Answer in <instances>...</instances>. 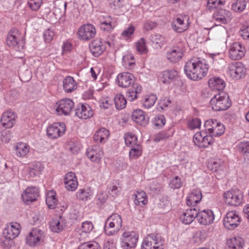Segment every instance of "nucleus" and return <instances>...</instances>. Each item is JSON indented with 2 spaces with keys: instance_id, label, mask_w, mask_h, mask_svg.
Returning a JSON list of instances; mask_svg holds the SVG:
<instances>
[{
  "instance_id": "2eb2a0df",
  "label": "nucleus",
  "mask_w": 249,
  "mask_h": 249,
  "mask_svg": "<svg viewBox=\"0 0 249 249\" xmlns=\"http://www.w3.org/2000/svg\"><path fill=\"white\" fill-rule=\"evenodd\" d=\"M241 222V218L236 211H231L227 213L224 218L223 223L226 228L232 230L237 227Z\"/></svg>"
},
{
  "instance_id": "72a5a7b5",
  "label": "nucleus",
  "mask_w": 249,
  "mask_h": 249,
  "mask_svg": "<svg viewBox=\"0 0 249 249\" xmlns=\"http://www.w3.org/2000/svg\"><path fill=\"white\" fill-rule=\"evenodd\" d=\"M208 86L212 90H222L225 87V81L218 76L211 77L208 81Z\"/></svg>"
},
{
  "instance_id": "6e6552de",
  "label": "nucleus",
  "mask_w": 249,
  "mask_h": 249,
  "mask_svg": "<svg viewBox=\"0 0 249 249\" xmlns=\"http://www.w3.org/2000/svg\"><path fill=\"white\" fill-rule=\"evenodd\" d=\"M44 232L37 228H34L26 236L25 241L27 245L35 247L41 245L44 240Z\"/></svg>"
},
{
  "instance_id": "e433bc0d",
  "label": "nucleus",
  "mask_w": 249,
  "mask_h": 249,
  "mask_svg": "<svg viewBox=\"0 0 249 249\" xmlns=\"http://www.w3.org/2000/svg\"><path fill=\"white\" fill-rule=\"evenodd\" d=\"M63 86L65 92L71 93L76 89L77 85L72 77L68 76L63 81Z\"/></svg>"
},
{
  "instance_id": "49530a36",
  "label": "nucleus",
  "mask_w": 249,
  "mask_h": 249,
  "mask_svg": "<svg viewBox=\"0 0 249 249\" xmlns=\"http://www.w3.org/2000/svg\"><path fill=\"white\" fill-rule=\"evenodd\" d=\"M114 104L116 108L118 110L124 108L126 105V99L124 96L121 94H117L114 97Z\"/></svg>"
},
{
  "instance_id": "2f4dec72",
  "label": "nucleus",
  "mask_w": 249,
  "mask_h": 249,
  "mask_svg": "<svg viewBox=\"0 0 249 249\" xmlns=\"http://www.w3.org/2000/svg\"><path fill=\"white\" fill-rule=\"evenodd\" d=\"M142 91V87L139 84L137 83L133 84L126 93L127 100L130 102L137 100Z\"/></svg>"
},
{
  "instance_id": "5701e85b",
  "label": "nucleus",
  "mask_w": 249,
  "mask_h": 249,
  "mask_svg": "<svg viewBox=\"0 0 249 249\" xmlns=\"http://www.w3.org/2000/svg\"><path fill=\"white\" fill-rule=\"evenodd\" d=\"M65 188L69 191H74L78 187V183L75 174L72 172L67 173L64 178Z\"/></svg>"
},
{
  "instance_id": "de8ad7c7",
  "label": "nucleus",
  "mask_w": 249,
  "mask_h": 249,
  "mask_svg": "<svg viewBox=\"0 0 249 249\" xmlns=\"http://www.w3.org/2000/svg\"><path fill=\"white\" fill-rule=\"evenodd\" d=\"M142 149L140 144H135L131 147L129 152V156L130 159H137L142 156Z\"/></svg>"
},
{
  "instance_id": "7c9ffc66",
  "label": "nucleus",
  "mask_w": 249,
  "mask_h": 249,
  "mask_svg": "<svg viewBox=\"0 0 249 249\" xmlns=\"http://www.w3.org/2000/svg\"><path fill=\"white\" fill-rule=\"evenodd\" d=\"M93 114V110L89 105H81L75 110V115L80 119H89L91 117Z\"/></svg>"
},
{
  "instance_id": "4468645a",
  "label": "nucleus",
  "mask_w": 249,
  "mask_h": 249,
  "mask_svg": "<svg viewBox=\"0 0 249 249\" xmlns=\"http://www.w3.org/2000/svg\"><path fill=\"white\" fill-rule=\"evenodd\" d=\"M96 33L95 28L93 25L86 24L79 27L77 31V36L80 40L89 41L95 36Z\"/></svg>"
},
{
  "instance_id": "ea45409f",
  "label": "nucleus",
  "mask_w": 249,
  "mask_h": 249,
  "mask_svg": "<svg viewBox=\"0 0 249 249\" xmlns=\"http://www.w3.org/2000/svg\"><path fill=\"white\" fill-rule=\"evenodd\" d=\"M29 175L31 177L39 176L44 169L43 164L39 161H35L30 165Z\"/></svg>"
},
{
  "instance_id": "c9c22d12",
  "label": "nucleus",
  "mask_w": 249,
  "mask_h": 249,
  "mask_svg": "<svg viewBox=\"0 0 249 249\" xmlns=\"http://www.w3.org/2000/svg\"><path fill=\"white\" fill-rule=\"evenodd\" d=\"M109 136V131L105 128H101L94 133L93 140L97 143H104L107 142Z\"/></svg>"
},
{
  "instance_id": "7ed1b4c3",
  "label": "nucleus",
  "mask_w": 249,
  "mask_h": 249,
  "mask_svg": "<svg viewBox=\"0 0 249 249\" xmlns=\"http://www.w3.org/2000/svg\"><path fill=\"white\" fill-rule=\"evenodd\" d=\"M212 109L216 111L226 110L231 106V101L229 95L221 92L215 95L210 101Z\"/></svg>"
},
{
  "instance_id": "6ab92c4d",
  "label": "nucleus",
  "mask_w": 249,
  "mask_h": 249,
  "mask_svg": "<svg viewBox=\"0 0 249 249\" xmlns=\"http://www.w3.org/2000/svg\"><path fill=\"white\" fill-rule=\"evenodd\" d=\"M87 156L93 162L99 163L103 156L104 152L99 145H94L87 149Z\"/></svg>"
},
{
  "instance_id": "412c9836",
  "label": "nucleus",
  "mask_w": 249,
  "mask_h": 249,
  "mask_svg": "<svg viewBox=\"0 0 249 249\" xmlns=\"http://www.w3.org/2000/svg\"><path fill=\"white\" fill-rule=\"evenodd\" d=\"M229 57L233 60H239L245 55V49L239 42L233 43L229 52Z\"/></svg>"
},
{
  "instance_id": "a211bd4d",
  "label": "nucleus",
  "mask_w": 249,
  "mask_h": 249,
  "mask_svg": "<svg viewBox=\"0 0 249 249\" xmlns=\"http://www.w3.org/2000/svg\"><path fill=\"white\" fill-rule=\"evenodd\" d=\"M20 232V226L17 223H11L6 225L3 231V234L5 238L13 240L17 237Z\"/></svg>"
},
{
  "instance_id": "a19ab883",
  "label": "nucleus",
  "mask_w": 249,
  "mask_h": 249,
  "mask_svg": "<svg viewBox=\"0 0 249 249\" xmlns=\"http://www.w3.org/2000/svg\"><path fill=\"white\" fill-rule=\"evenodd\" d=\"M208 167L213 172L223 170L225 167V162L221 159L211 160L208 163Z\"/></svg>"
},
{
  "instance_id": "5fc2aeb1",
  "label": "nucleus",
  "mask_w": 249,
  "mask_h": 249,
  "mask_svg": "<svg viewBox=\"0 0 249 249\" xmlns=\"http://www.w3.org/2000/svg\"><path fill=\"white\" fill-rule=\"evenodd\" d=\"M134 64H135V59L132 54L127 53L123 56V65L125 68L129 69Z\"/></svg>"
},
{
  "instance_id": "774afa93",
  "label": "nucleus",
  "mask_w": 249,
  "mask_h": 249,
  "mask_svg": "<svg viewBox=\"0 0 249 249\" xmlns=\"http://www.w3.org/2000/svg\"><path fill=\"white\" fill-rule=\"evenodd\" d=\"M238 148L240 152L243 153H249V142H242L238 144Z\"/></svg>"
},
{
  "instance_id": "8fccbe9b",
  "label": "nucleus",
  "mask_w": 249,
  "mask_h": 249,
  "mask_svg": "<svg viewBox=\"0 0 249 249\" xmlns=\"http://www.w3.org/2000/svg\"><path fill=\"white\" fill-rule=\"evenodd\" d=\"M157 100L156 95L151 94L145 96L143 102L142 106L144 108L149 109L153 106Z\"/></svg>"
},
{
  "instance_id": "473e14b6",
  "label": "nucleus",
  "mask_w": 249,
  "mask_h": 249,
  "mask_svg": "<svg viewBox=\"0 0 249 249\" xmlns=\"http://www.w3.org/2000/svg\"><path fill=\"white\" fill-rule=\"evenodd\" d=\"M15 154L19 158H27L30 150V146L26 143L19 142L17 143L14 147Z\"/></svg>"
},
{
  "instance_id": "58836bf2",
  "label": "nucleus",
  "mask_w": 249,
  "mask_h": 249,
  "mask_svg": "<svg viewBox=\"0 0 249 249\" xmlns=\"http://www.w3.org/2000/svg\"><path fill=\"white\" fill-rule=\"evenodd\" d=\"M134 204L142 207L148 202V197L145 192L140 190L136 191L134 194Z\"/></svg>"
},
{
  "instance_id": "69168bd1",
  "label": "nucleus",
  "mask_w": 249,
  "mask_h": 249,
  "mask_svg": "<svg viewBox=\"0 0 249 249\" xmlns=\"http://www.w3.org/2000/svg\"><path fill=\"white\" fill-rule=\"evenodd\" d=\"M169 186L173 189L180 188L182 186L181 179L178 176L175 177L171 180Z\"/></svg>"
},
{
  "instance_id": "c756f323",
  "label": "nucleus",
  "mask_w": 249,
  "mask_h": 249,
  "mask_svg": "<svg viewBox=\"0 0 249 249\" xmlns=\"http://www.w3.org/2000/svg\"><path fill=\"white\" fill-rule=\"evenodd\" d=\"M197 210L195 208H191L186 210L179 216L180 220L184 224H191L196 218Z\"/></svg>"
},
{
  "instance_id": "338daca9",
  "label": "nucleus",
  "mask_w": 249,
  "mask_h": 249,
  "mask_svg": "<svg viewBox=\"0 0 249 249\" xmlns=\"http://www.w3.org/2000/svg\"><path fill=\"white\" fill-rule=\"evenodd\" d=\"M178 41L177 43L172 47V49L175 50L177 52H179L182 54L185 51V43L181 39H176Z\"/></svg>"
},
{
  "instance_id": "37998d69",
  "label": "nucleus",
  "mask_w": 249,
  "mask_h": 249,
  "mask_svg": "<svg viewBox=\"0 0 249 249\" xmlns=\"http://www.w3.org/2000/svg\"><path fill=\"white\" fill-rule=\"evenodd\" d=\"M182 56L183 54L179 52H177L172 49L168 51L166 55L167 59L173 63L178 62L182 58Z\"/></svg>"
},
{
  "instance_id": "c85d7f7f",
  "label": "nucleus",
  "mask_w": 249,
  "mask_h": 249,
  "mask_svg": "<svg viewBox=\"0 0 249 249\" xmlns=\"http://www.w3.org/2000/svg\"><path fill=\"white\" fill-rule=\"evenodd\" d=\"M132 120L137 124L145 126L149 122V117L142 109H138L134 110L132 114Z\"/></svg>"
},
{
  "instance_id": "dca6fc26",
  "label": "nucleus",
  "mask_w": 249,
  "mask_h": 249,
  "mask_svg": "<svg viewBox=\"0 0 249 249\" xmlns=\"http://www.w3.org/2000/svg\"><path fill=\"white\" fill-rule=\"evenodd\" d=\"M110 47L111 44L109 41H105L100 38L94 39L89 44L90 52L95 57H98L103 53L106 49V45Z\"/></svg>"
},
{
  "instance_id": "0e129e2a",
  "label": "nucleus",
  "mask_w": 249,
  "mask_h": 249,
  "mask_svg": "<svg viewBox=\"0 0 249 249\" xmlns=\"http://www.w3.org/2000/svg\"><path fill=\"white\" fill-rule=\"evenodd\" d=\"M135 27L132 25H129V26L125 29H124L121 35L126 40L130 39L133 35L135 31Z\"/></svg>"
},
{
  "instance_id": "f8f14e48",
  "label": "nucleus",
  "mask_w": 249,
  "mask_h": 249,
  "mask_svg": "<svg viewBox=\"0 0 249 249\" xmlns=\"http://www.w3.org/2000/svg\"><path fill=\"white\" fill-rule=\"evenodd\" d=\"M56 111L59 115H68L73 110L74 103L69 98H64L56 103Z\"/></svg>"
},
{
  "instance_id": "f03ea898",
  "label": "nucleus",
  "mask_w": 249,
  "mask_h": 249,
  "mask_svg": "<svg viewBox=\"0 0 249 249\" xmlns=\"http://www.w3.org/2000/svg\"><path fill=\"white\" fill-rule=\"evenodd\" d=\"M122 218L120 215L113 213L106 220L104 231L107 236H113L118 232L122 226Z\"/></svg>"
},
{
  "instance_id": "4c0bfd02",
  "label": "nucleus",
  "mask_w": 249,
  "mask_h": 249,
  "mask_svg": "<svg viewBox=\"0 0 249 249\" xmlns=\"http://www.w3.org/2000/svg\"><path fill=\"white\" fill-rule=\"evenodd\" d=\"M93 229V225L90 221H85L82 223V225L78 232L80 237L79 239L82 240L87 236V234L90 233Z\"/></svg>"
},
{
  "instance_id": "423d86ee",
  "label": "nucleus",
  "mask_w": 249,
  "mask_h": 249,
  "mask_svg": "<svg viewBox=\"0 0 249 249\" xmlns=\"http://www.w3.org/2000/svg\"><path fill=\"white\" fill-rule=\"evenodd\" d=\"M244 197L243 193L239 189L227 191L224 194L226 204L231 206H239L242 204Z\"/></svg>"
},
{
  "instance_id": "a18cd8bd",
  "label": "nucleus",
  "mask_w": 249,
  "mask_h": 249,
  "mask_svg": "<svg viewBox=\"0 0 249 249\" xmlns=\"http://www.w3.org/2000/svg\"><path fill=\"white\" fill-rule=\"evenodd\" d=\"M227 245L230 249H240L244 244L243 240L239 237H233L227 241Z\"/></svg>"
},
{
  "instance_id": "680f3d73",
  "label": "nucleus",
  "mask_w": 249,
  "mask_h": 249,
  "mask_svg": "<svg viewBox=\"0 0 249 249\" xmlns=\"http://www.w3.org/2000/svg\"><path fill=\"white\" fill-rule=\"evenodd\" d=\"M42 2L43 0H28L27 5L31 10L36 11L40 8Z\"/></svg>"
},
{
  "instance_id": "13d9d810",
  "label": "nucleus",
  "mask_w": 249,
  "mask_h": 249,
  "mask_svg": "<svg viewBox=\"0 0 249 249\" xmlns=\"http://www.w3.org/2000/svg\"><path fill=\"white\" fill-rule=\"evenodd\" d=\"M246 7V1L245 0H237L236 1L232 3L231 8L232 10L236 12H241L243 11Z\"/></svg>"
},
{
  "instance_id": "4be33fe9",
  "label": "nucleus",
  "mask_w": 249,
  "mask_h": 249,
  "mask_svg": "<svg viewBox=\"0 0 249 249\" xmlns=\"http://www.w3.org/2000/svg\"><path fill=\"white\" fill-rule=\"evenodd\" d=\"M196 218L198 223L200 224L207 225L213 223L214 217L213 211L208 209L199 212L197 211Z\"/></svg>"
},
{
  "instance_id": "ddd939ff",
  "label": "nucleus",
  "mask_w": 249,
  "mask_h": 249,
  "mask_svg": "<svg viewBox=\"0 0 249 249\" xmlns=\"http://www.w3.org/2000/svg\"><path fill=\"white\" fill-rule=\"evenodd\" d=\"M66 131V125L64 123H54L48 126L47 128V135L52 139H56L64 134Z\"/></svg>"
},
{
  "instance_id": "052dcab7",
  "label": "nucleus",
  "mask_w": 249,
  "mask_h": 249,
  "mask_svg": "<svg viewBox=\"0 0 249 249\" xmlns=\"http://www.w3.org/2000/svg\"><path fill=\"white\" fill-rule=\"evenodd\" d=\"M78 249H101V247L97 242L89 241L81 244Z\"/></svg>"
},
{
  "instance_id": "a878e982",
  "label": "nucleus",
  "mask_w": 249,
  "mask_h": 249,
  "mask_svg": "<svg viewBox=\"0 0 249 249\" xmlns=\"http://www.w3.org/2000/svg\"><path fill=\"white\" fill-rule=\"evenodd\" d=\"M18 36V32L17 29H13L11 30L8 33L6 38V44L7 46L16 50H18L19 42Z\"/></svg>"
},
{
  "instance_id": "9d476101",
  "label": "nucleus",
  "mask_w": 249,
  "mask_h": 249,
  "mask_svg": "<svg viewBox=\"0 0 249 249\" xmlns=\"http://www.w3.org/2000/svg\"><path fill=\"white\" fill-rule=\"evenodd\" d=\"M229 73L234 80L244 78L247 72L245 66L241 62H235L229 65Z\"/></svg>"
},
{
  "instance_id": "f704fd0d",
  "label": "nucleus",
  "mask_w": 249,
  "mask_h": 249,
  "mask_svg": "<svg viewBox=\"0 0 249 249\" xmlns=\"http://www.w3.org/2000/svg\"><path fill=\"white\" fill-rule=\"evenodd\" d=\"M94 195L93 190L90 187H86L79 189L76 193V198L83 201L90 200Z\"/></svg>"
},
{
  "instance_id": "f3484780",
  "label": "nucleus",
  "mask_w": 249,
  "mask_h": 249,
  "mask_svg": "<svg viewBox=\"0 0 249 249\" xmlns=\"http://www.w3.org/2000/svg\"><path fill=\"white\" fill-rule=\"evenodd\" d=\"M39 196V188L35 186H30L23 192L21 197L26 204H28L29 202L36 201Z\"/></svg>"
},
{
  "instance_id": "79ce46f5",
  "label": "nucleus",
  "mask_w": 249,
  "mask_h": 249,
  "mask_svg": "<svg viewBox=\"0 0 249 249\" xmlns=\"http://www.w3.org/2000/svg\"><path fill=\"white\" fill-rule=\"evenodd\" d=\"M58 199L56 197V193L53 190L48 192L46 197V203L50 209H53L57 205Z\"/></svg>"
},
{
  "instance_id": "e2e57ef3",
  "label": "nucleus",
  "mask_w": 249,
  "mask_h": 249,
  "mask_svg": "<svg viewBox=\"0 0 249 249\" xmlns=\"http://www.w3.org/2000/svg\"><path fill=\"white\" fill-rule=\"evenodd\" d=\"M201 124V120L198 118L192 119L187 122L188 127L191 130L200 128Z\"/></svg>"
},
{
  "instance_id": "09e8293b",
  "label": "nucleus",
  "mask_w": 249,
  "mask_h": 249,
  "mask_svg": "<svg viewBox=\"0 0 249 249\" xmlns=\"http://www.w3.org/2000/svg\"><path fill=\"white\" fill-rule=\"evenodd\" d=\"M125 145L128 147H132L135 144H139L138 143V139L137 136L132 133H127L124 136Z\"/></svg>"
},
{
  "instance_id": "cd10ccee",
  "label": "nucleus",
  "mask_w": 249,
  "mask_h": 249,
  "mask_svg": "<svg viewBox=\"0 0 249 249\" xmlns=\"http://www.w3.org/2000/svg\"><path fill=\"white\" fill-rule=\"evenodd\" d=\"M213 17L219 23L225 24L231 21L232 14L229 10L221 9L213 14Z\"/></svg>"
},
{
  "instance_id": "c03bdc74",
  "label": "nucleus",
  "mask_w": 249,
  "mask_h": 249,
  "mask_svg": "<svg viewBox=\"0 0 249 249\" xmlns=\"http://www.w3.org/2000/svg\"><path fill=\"white\" fill-rule=\"evenodd\" d=\"M178 75V71L174 70L166 71L163 72L162 81L163 83H169Z\"/></svg>"
},
{
  "instance_id": "864d4df0",
  "label": "nucleus",
  "mask_w": 249,
  "mask_h": 249,
  "mask_svg": "<svg viewBox=\"0 0 249 249\" xmlns=\"http://www.w3.org/2000/svg\"><path fill=\"white\" fill-rule=\"evenodd\" d=\"M145 39L142 37L136 43V50L140 54H143L148 52V49L146 45Z\"/></svg>"
},
{
  "instance_id": "bb28decb",
  "label": "nucleus",
  "mask_w": 249,
  "mask_h": 249,
  "mask_svg": "<svg viewBox=\"0 0 249 249\" xmlns=\"http://www.w3.org/2000/svg\"><path fill=\"white\" fill-rule=\"evenodd\" d=\"M202 198L201 191L199 189H194L186 198V204L188 206L193 208L199 203Z\"/></svg>"
},
{
  "instance_id": "9b49d317",
  "label": "nucleus",
  "mask_w": 249,
  "mask_h": 249,
  "mask_svg": "<svg viewBox=\"0 0 249 249\" xmlns=\"http://www.w3.org/2000/svg\"><path fill=\"white\" fill-rule=\"evenodd\" d=\"M190 18L186 15H180L171 23L173 30L181 33L188 29L190 26Z\"/></svg>"
},
{
  "instance_id": "f257e3e1",
  "label": "nucleus",
  "mask_w": 249,
  "mask_h": 249,
  "mask_svg": "<svg viewBox=\"0 0 249 249\" xmlns=\"http://www.w3.org/2000/svg\"><path fill=\"white\" fill-rule=\"evenodd\" d=\"M209 68V65L205 60L192 59L186 63L184 71L189 79L199 81L207 74Z\"/></svg>"
},
{
  "instance_id": "39448f33",
  "label": "nucleus",
  "mask_w": 249,
  "mask_h": 249,
  "mask_svg": "<svg viewBox=\"0 0 249 249\" xmlns=\"http://www.w3.org/2000/svg\"><path fill=\"white\" fill-rule=\"evenodd\" d=\"M204 127L206 133L212 138L221 136L225 130L224 124L215 119H209L206 121Z\"/></svg>"
},
{
  "instance_id": "3c124183",
  "label": "nucleus",
  "mask_w": 249,
  "mask_h": 249,
  "mask_svg": "<svg viewBox=\"0 0 249 249\" xmlns=\"http://www.w3.org/2000/svg\"><path fill=\"white\" fill-rule=\"evenodd\" d=\"M173 135V132L170 129L167 131H163L155 135L154 141L156 142L164 141L172 136Z\"/></svg>"
},
{
  "instance_id": "20e7f679",
  "label": "nucleus",
  "mask_w": 249,
  "mask_h": 249,
  "mask_svg": "<svg viewBox=\"0 0 249 249\" xmlns=\"http://www.w3.org/2000/svg\"><path fill=\"white\" fill-rule=\"evenodd\" d=\"M164 240L161 235L153 233L148 235L143 239L142 249H163Z\"/></svg>"
},
{
  "instance_id": "4d7b16f0",
  "label": "nucleus",
  "mask_w": 249,
  "mask_h": 249,
  "mask_svg": "<svg viewBox=\"0 0 249 249\" xmlns=\"http://www.w3.org/2000/svg\"><path fill=\"white\" fill-rule=\"evenodd\" d=\"M50 230L54 232H59L63 229V226L57 219H53L50 223Z\"/></svg>"
},
{
  "instance_id": "0eeeda50",
  "label": "nucleus",
  "mask_w": 249,
  "mask_h": 249,
  "mask_svg": "<svg viewBox=\"0 0 249 249\" xmlns=\"http://www.w3.org/2000/svg\"><path fill=\"white\" fill-rule=\"evenodd\" d=\"M139 234L135 231H125L120 238V245L123 249H131L136 247Z\"/></svg>"
},
{
  "instance_id": "b1692460",
  "label": "nucleus",
  "mask_w": 249,
  "mask_h": 249,
  "mask_svg": "<svg viewBox=\"0 0 249 249\" xmlns=\"http://www.w3.org/2000/svg\"><path fill=\"white\" fill-rule=\"evenodd\" d=\"M16 115L10 110L5 111L2 115L0 123L6 128H12L16 124Z\"/></svg>"
},
{
  "instance_id": "aec40b11",
  "label": "nucleus",
  "mask_w": 249,
  "mask_h": 249,
  "mask_svg": "<svg viewBox=\"0 0 249 249\" xmlns=\"http://www.w3.org/2000/svg\"><path fill=\"white\" fill-rule=\"evenodd\" d=\"M134 77L132 74L124 72L119 73L116 79L118 85L122 88H126L134 84Z\"/></svg>"
},
{
  "instance_id": "bf43d9fd",
  "label": "nucleus",
  "mask_w": 249,
  "mask_h": 249,
  "mask_svg": "<svg viewBox=\"0 0 249 249\" xmlns=\"http://www.w3.org/2000/svg\"><path fill=\"white\" fill-rule=\"evenodd\" d=\"M225 0H208L207 3V8L210 11H212L219 6L225 4Z\"/></svg>"
},
{
  "instance_id": "393cba45",
  "label": "nucleus",
  "mask_w": 249,
  "mask_h": 249,
  "mask_svg": "<svg viewBox=\"0 0 249 249\" xmlns=\"http://www.w3.org/2000/svg\"><path fill=\"white\" fill-rule=\"evenodd\" d=\"M111 17L108 15H102L99 17L100 28L101 30L111 32L115 27Z\"/></svg>"
},
{
  "instance_id": "6e6d98bb",
  "label": "nucleus",
  "mask_w": 249,
  "mask_h": 249,
  "mask_svg": "<svg viewBox=\"0 0 249 249\" xmlns=\"http://www.w3.org/2000/svg\"><path fill=\"white\" fill-rule=\"evenodd\" d=\"M153 124L157 128L163 127L166 123V119L163 115L156 116L152 121Z\"/></svg>"
},
{
  "instance_id": "1a4fd4ad",
  "label": "nucleus",
  "mask_w": 249,
  "mask_h": 249,
  "mask_svg": "<svg viewBox=\"0 0 249 249\" xmlns=\"http://www.w3.org/2000/svg\"><path fill=\"white\" fill-rule=\"evenodd\" d=\"M193 142L196 146L200 148L208 147L213 142V139L206 131L197 132L193 137Z\"/></svg>"
},
{
  "instance_id": "603ef678",
  "label": "nucleus",
  "mask_w": 249,
  "mask_h": 249,
  "mask_svg": "<svg viewBox=\"0 0 249 249\" xmlns=\"http://www.w3.org/2000/svg\"><path fill=\"white\" fill-rule=\"evenodd\" d=\"M151 41L156 48H161L165 42V37L160 34H155L151 36Z\"/></svg>"
}]
</instances>
